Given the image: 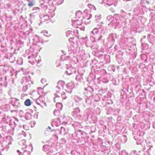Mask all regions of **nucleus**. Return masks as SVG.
Listing matches in <instances>:
<instances>
[{"instance_id": "1", "label": "nucleus", "mask_w": 155, "mask_h": 155, "mask_svg": "<svg viewBox=\"0 0 155 155\" xmlns=\"http://www.w3.org/2000/svg\"><path fill=\"white\" fill-rule=\"evenodd\" d=\"M107 5L109 6H113L114 7L115 6V5L114 4L113 0H107Z\"/></svg>"}, {"instance_id": "2", "label": "nucleus", "mask_w": 155, "mask_h": 155, "mask_svg": "<svg viewBox=\"0 0 155 155\" xmlns=\"http://www.w3.org/2000/svg\"><path fill=\"white\" fill-rule=\"evenodd\" d=\"M142 45L143 50H146L148 48L149 45L146 43L142 44Z\"/></svg>"}, {"instance_id": "3", "label": "nucleus", "mask_w": 155, "mask_h": 155, "mask_svg": "<svg viewBox=\"0 0 155 155\" xmlns=\"http://www.w3.org/2000/svg\"><path fill=\"white\" fill-rule=\"evenodd\" d=\"M25 105L27 106H30L31 105V103L30 100L28 99L25 100Z\"/></svg>"}, {"instance_id": "4", "label": "nucleus", "mask_w": 155, "mask_h": 155, "mask_svg": "<svg viewBox=\"0 0 155 155\" xmlns=\"http://www.w3.org/2000/svg\"><path fill=\"white\" fill-rule=\"evenodd\" d=\"M109 41H111L114 40V38L113 37V34H110L108 36V38L107 39Z\"/></svg>"}, {"instance_id": "5", "label": "nucleus", "mask_w": 155, "mask_h": 155, "mask_svg": "<svg viewBox=\"0 0 155 155\" xmlns=\"http://www.w3.org/2000/svg\"><path fill=\"white\" fill-rule=\"evenodd\" d=\"M128 153L125 150H123L119 153V155H128Z\"/></svg>"}, {"instance_id": "6", "label": "nucleus", "mask_w": 155, "mask_h": 155, "mask_svg": "<svg viewBox=\"0 0 155 155\" xmlns=\"http://www.w3.org/2000/svg\"><path fill=\"white\" fill-rule=\"evenodd\" d=\"M108 69L109 71H110L114 72V66L113 65H111L110 67H108Z\"/></svg>"}, {"instance_id": "7", "label": "nucleus", "mask_w": 155, "mask_h": 155, "mask_svg": "<svg viewBox=\"0 0 155 155\" xmlns=\"http://www.w3.org/2000/svg\"><path fill=\"white\" fill-rule=\"evenodd\" d=\"M34 1H32L30 2L28 4V5L30 7H31L34 6Z\"/></svg>"}, {"instance_id": "8", "label": "nucleus", "mask_w": 155, "mask_h": 155, "mask_svg": "<svg viewBox=\"0 0 155 155\" xmlns=\"http://www.w3.org/2000/svg\"><path fill=\"white\" fill-rule=\"evenodd\" d=\"M113 103L112 101L111 100L107 99V104H111Z\"/></svg>"}, {"instance_id": "9", "label": "nucleus", "mask_w": 155, "mask_h": 155, "mask_svg": "<svg viewBox=\"0 0 155 155\" xmlns=\"http://www.w3.org/2000/svg\"><path fill=\"white\" fill-rule=\"evenodd\" d=\"M110 10L111 11V12H115L114 10L112 8H110Z\"/></svg>"}, {"instance_id": "10", "label": "nucleus", "mask_w": 155, "mask_h": 155, "mask_svg": "<svg viewBox=\"0 0 155 155\" xmlns=\"http://www.w3.org/2000/svg\"><path fill=\"white\" fill-rule=\"evenodd\" d=\"M150 34H148L147 35V39H148L149 38H150Z\"/></svg>"}, {"instance_id": "11", "label": "nucleus", "mask_w": 155, "mask_h": 155, "mask_svg": "<svg viewBox=\"0 0 155 155\" xmlns=\"http://www.w3.org/2000/svg\"><path fill=\"white\" fill-rule=\"evenodd\" d=\"M95 30H97V29H94L92 31V33L94 34V31H95Z\"/></svg>"}, {"instance_id": "12", "label": "nucleus", "mask_w": 155, "mask_h": 155, "mask_svg": "<svg viewBox=\"0 0 155 155\" xmlns=\"http://www.w3.org/2000/svg\"><path fill=\"white\" fill-rule=\"evenodd\" d=\"M149 11H150V12L151 11H153V10L151 8H149Z\"/></svg>"}, {"instance_id": "13", "label": "nucleus", "mask_w": 155, "mask_h": 155, "mask_svg": "<svg viewBox=\"0 0 155 155\" xmlns=\"http://www.w3.org/2000/svg\"><path fill=\"white\" fill-rule=\"evenodd\" d=\"M108 58H110V56L109 55L107 56V59Z\"/></svg>"}, {"instance_id": "14", "label": "nucleus", "mask_w": 155, "mask_h": 155, "mask_svg": "<svg viewBox=\"0 0 155 155\" xmlns=\"http://www.w3.org/2000/svg\"><path fill=\"white\" fill-rule=\"evenodd\" d=\"M146 38V36H145V35L143 36V38Z\"/></svg>"}, {"instance_id": "15", "label": "nucleus", "mask_w": 155, "mask_h": 155, "mask_svg": "<svg viewBox=\"0 0 155 155\" xmlns=\"http://www.w3.org/2000/svg\"><path fill=\"white\" fill-rule=\"evenodd\" d=\"M146 2L148 4H149V3H150L149 1H146Z\"/></svg>"}, {"instance_id": "16", "label": "nucleus", "mask_w": 155, "mask_h": 155, "mask_svg": "<svg viewBox=\"0 0 155 155\" xmlns=\"http://www.w3.org/2000/svg\"><path fill=\"white\" fill-rule=\"evenodd\" d=\"M110 93H108V94H107V95H109L110 96Z\"/></svg>"}, {"instance_id": "17", "label": "nucleus", "mask_w": 155, "mask_h": 155, "mask_svg": "<svg viewBox=\"0 0 155 155\" xmlns=\"http://www.w3.org/2000/svg\"><path fill=\"white\" fill-rule=\"evenodd\" d=\"M143 38H142L141 39V40H140V41L141 42V41H142V40H143Z\"/></svg>"}, {"instance_id": "18", "label": "nucleus", "mask_w": 155, "mask_h": 155, "mask_svg": "<svg viewBox=\"0 0 155 155\" xmlns=\"http://www.w3.org/2000/svg\"><path fill=\"white\" fill-rule=\"evenodd\" d=\"M90 5H90V4H89V5H88V6H89Z\"/></svg>"}, {"instance_id": "19", "label": "nucleus", "mask_w": 155, "mask_h": 155, "mask_svg": "<svg viewBox=\"0 0 155 155\" xmlns=\"http://www.w3.org/2000/svg\"><path fill=\"white\" fill-rule=\"evenodd\" d=\"M108 155H110V154H109V153H108Z\"/></svg>"}, {"instance_id": "20", "label": "nucleus", "mask_w": 155, "mask_h": 155, "mask_svg": "<svg viewBox=\"0 0 155 155\" xmlns=\"http://www.w3.org/2000/svg\"><path fill=\"white\" fill-rule=\"evenodd\" d=\"M108 81H107V82L108 83Z\"/></svg>"}, {"instance_id": "21", "label": "nucleus", "mask_w": 155, "mask_h": 155, "mask_svg": "<svg viewBox=\"0 0 155 155\" xmlns=\"http://www.w3.org/2000/svg\"><path fill=\"white\" fill-rule=\"evenodd\" d=\"M107 61H108V60H107ZM108 63V62L107 61V63Z\"/></svg>"}]
</instances>
